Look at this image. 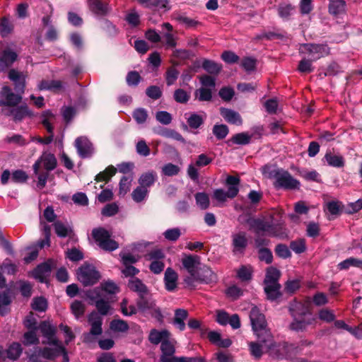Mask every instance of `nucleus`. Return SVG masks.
<instances>
[{"mask_svg": "<svg viewBox=\"0 0 362 362\" xmlns=\"http://www.w3.org/2000/svg\"><path fill=\"white\" fill-rule=\"evenodd\" d=\"M182 265L189 276L184 279L186 286L194 288L197 283L211 284L216 282L217 276L211 269L201 263V257L195 255L185 254L182 258Z\"/></svg>", "mask_w": 362, "mask_h": 362, "instance_id": "f257e3e1", "label": "nucleus"}, {"mask_svg": "<svg viewBox=\"0 0 362 362\" xmlns=\"http://www.w3.org/2000/svg\"><path fill=\"white\" fill-rule=\"evenodd\" d=\"M250 319L254 332L259 340L262 342L269 341L272 334L267 329V323L264 315L260 312L259 308L253 307L250 313Z\"/></svg>", "mask_w": 362, "mask_h": 362, "instance_id": "f03ea898", "label": "nucleus"}, {"mask_svg": "<svg viewBox=\"0 0 362 362\" xmlns=\"http://www.w3.org/2000/svg\"><path fill=\"white\" fill-rule=\"evenodd\" d=\"M271 357L275 359H290L298 352V347L287 343L274 344L272 337L269 341L264 342Z\"/></svg>", "mask_w": 362, "mask_h": 362, "instance_id": "7ed1b4c3", "label": "nucleus"}, {"mask_svg": "<svg viewBox=\"0 0 362 362\" xmlns=\"http://www.w3.org/2000/svg\"><path fill=\"white\" fill-rule=\"evenodd\" d=\"M248 224L258 235L266 234L270 236L283 237V233L279 231L280 226H274L268 221L260 218H251L247 221Z\"/></svg>", "mask_w": 362, "mask_h": 362, "instance_id": "20e7f679", "label": "nucleus"}, {"mask_svg": "<svg viewBox=\"0 0 362 362\" xmlns=\"http://www.w3.org/2000/svg\"><path fill=\"white\" fill-rule=\"evenodd\" d=\"M272 176L275 180L274 186L277 189H293L300 186V182L294 179L288 171L283 169L274 170L272 173Z\"/></svg>", "mask_w": 362, "mask_h": 362, "instance_id": "39448f33", "label": "nucleus"}, {"mask_svg": "<svg viewBox=\"0 0 362 362\" xmlns=\"http://www.w3.org/2000/svg\"><path fill=\"white\" fill-rule=\"evenodd\" d=\"M300 52L308 54L310 60L316 61L329 54V47L325 44H303L300 47Z\"/></svg>", "mask_w": 362, "mask_h": 362, "instance_id": "423d86ee", "label": "nucleus"}, {"mask_svg": "<svg viewBox=\"0 0 362 362\" xmlns=\"http://www.w3.org/2000/svg\"><path fill=\"white\" fill-rule=\"evenodd\" d=\"M92 235L99 247L105 250L113 251L119 247L118 243L110 238V233L103 228L94 229Z\"/></svg>", "mask_w": 362, "mask_h": 362, "instance_id": "0eeeda50", "label": "nucleus"}, {"mask_svg": "<svg viewBox=\"0 0 362 362\" xmlns=\"http://www.w3.org/2000/svg\"><path fill=\"white\" fill-rule=\"evenodd\" d=\"M78 279L84 286L95 284L100 279L99 272L92 265H83L77 272Z\"/></svg>", "mask_w": 362, "mask_h": 362, "instance_id": "6e6552de", "label": "nucleus"}, {"mask_svg": "<svg viewBox=\"0 0 362 362\" xmlns=\"http://www.w3.org/2000/svg\"><path fill=\"white\" fill-rule=\"evenodd\" d=\"M136 303L139 310L142 313L151 315L158 320L162 317L161 312L152 298L145 296L143 298H139Z\"/></svg>", "mask_w": 362, "mask_h": 362, "instance_id": "1a4fd4ad", "label": "nucleus"}, {"mask_svg": "<svg viewBox=\"0 0 362 362\" xmlns=\"http://www.w3.org/2000/svg\"><path fill=\"white\" fill-rule=\"evenodd\" d=\"M99 290H93L89 292V298L95 303V307L100 315H105L109 313L110 310V298L104 297L103 293H100Z\"/></svg>", "mask_w": 362, "mask_h": 362, "instance_id": "9d476101", "label": "nucleus"}, {"mask_svg": "<svg viewBox=\"0 0 362 362\" xmlns=\"http://www.w3.org/2000/svg\"><path fill=\"white\" fill-rule=\"evenodd\" d=\"M57 166V159L54 154L45 152L40 158L33 165V170L35 174H37L41 167H43L47 171L54 170Z\"/></svg>", "mask_w": 362, "mask_h": 362, "instance_id": "9b49d317", "label": "nucleus"}, {"mask_svg": "<svg viewBox=\"0 0 362 362\" xmlns=\"http://www.w3.org/2000/svg\"><path fill=\"white\" fill-rule=\"evenodd\" d=\"M22 98L20 94H15L8 86H4L0 92V105L16 106L18 105Z\"/></svg>", "mask_w": 362, "mask_h": 362, "instance_id": "f8f14e48", "label": "nucleus"}, {"mask_svg": "<svg viewBox=\"0 0 362 362\" xmlns=\"http://www.w3.org/2000/svg\"><path fill=\"white\" fill-rule=\"evenodd\" d=\"M4 115L11 116L15 121H21L27 116H31L32 113L26 105L20 107L9 106L2 110Z\"/></svg>", "mask_w": 362, "mask_h": 362, "instance_id": "ddd939ff", "label": "nucleus"}, {"mask_svg": "<svg viewBox=\"0 0 362 362\" xmlns=\"http://www.w3.org/2000/svg\"><path fill=\"white\" fill-rule=\"evenodd\" d=\"M75 147L80 157L83 158H89L93 153V145L85 136H80L76 139Z\"/></svg>", "mask_w": 362, "mask_h": 362, "instance_id": "4468645a", "label": "nucleus"}, {"mask_svg": "<svg viewBox=\"0 0 362 362\" xmlns=\"http://www.w3.org/2000/svg\"><path fill=\"white\" fill-rule=\"evenodd\" d=\"M42 124L45 127L47 131L51 134L50 136L42 138V144H49L53 139V127L52 124L54 122L56 118L55 115L50 111L47 110L44 112L41 115Z\"/></svg>", "mask_w": 362, "mask_h": 362, "instance_id": "2eb2a0df", "label": "nucleus"}, {"mask_svg": "<svg viewBox=\"0 0 362 362\" xmlns=\"http://www.w3.org/2000/svg\"><path fill=\"white\" fill-rule=\"evenodd\" d=\"M160 350L162 354L160 356V362H174L175 356H173L175 351L174 343L172 340L168 339L163 341L160 344Z\"/></svg>", "mask_w": 362, "mask_h": 362, "instance_id": "dca6fc26", "label": "nucleus"}, {"mask_svg": "<svg viewBox=\"0 0 362 362\" xmlns=\"http://www.w3.org/2000/svg\"><path fill=\"white\" fill-rule=\"evenodd\" d=\"M26 77V74L15 69H11L8 72V78L14 83L15 89L17 92L20 93V94L24 93Z\"/></svg>", "mask_w": 362, "mask_h": 362, "instance_id": "f3484780", "label": "nucleus"}, {"mask_svg": "<svg viewBox=\"0 0 362 362\" xmlns=\"http://www.w3.org/2000/svg\"><path fill=\"white\" fill-rule=\"evenodd\" d=\"M231 238L233 252L235 254L243 253L247 245L246 233L245 232L233 233Z\"/></svg>", "mask_w": 362, "mask_h": 362, "instance_id": "a211bd4d", "label": "nucleus"}, {"mask_svg": "<svg viewBox=\"0 0 362 362\" xmlns=\"http://www.w3.org/2000/svg\"><path fill=\"white\" fill-rule=\"evenodd\" d=\"M40 329L43 337L46 339L43 344H57L58 342L55 337L56 329L49 322H42L40 325Z\"/></svg>", "mask_w": 362, "mask_h": 362, "instance_id": "6ab92c4d", "label": "nucleus"}, {"mask_svg": "<svg viewBox=\"0 0 362 362\" xmlns=\"http://www.w3.org/2000/svg\"><path fill=\"white\" fill-rule=\"evenodd\" d=\"M91 329L89 334L84 337L85 341H89L90 335H100L102 333V319L96 313H92L88 317Z\"/></svg>", "mask_w": 362, "mask_h": 362, "instance_id": "aec40b11", "label": "nucleus"}, {"mask_svg": "<svg viewBox=\"0 0 362 362\" xmlns=\"http://www.w3.org/2000/svg\"><path fill=\"white\" fill-rule=\"evenodd\" d=\"M17 59L15 52L6 49L0 53V71H6Z\"/></svg>", "mask_w": 362, "mask_h": 362, "instance_id": "412c9836", "label": "nucleus"}, {"mask_svg": "<svg viewBox=\"0 0 362 362\" xmlns=\"http://www.w3.org/2000/svg\"><path fill=\"white\" fill-rule=\"evenodd\" d=\"M52 267L49 262L42 263L37 267L33 272V276L40 282H45L49 276Z\"/></svg>", "mask_w": 362, "mask_h": 362, "instance_id": "4be33fe9", "label": "nucleus"}, {"mask_svg": "<svg viewBox=\"0 0 362 362\" xmlns=\"http://www.w3.org/2000/svg\"><path fill=\"white\" fill-rule=\"evenodd\" d=\"M289 310L293 317H310L308 305L300 302L293 303Z\"/></svg>", "mask_w": 362, "mask_h": 362, "instance_id": "5701e85b", "label": "nucleus"}, {"mask_svg": "<svg viewBox=\"0 0 362 362\" xmlns=\"http://www.w3.org/2000/svg\"><path fill=\"white\" fill-rule=\"evenodd\" d=\"M240 180L238 177L228 175L226 180V185L228 187L227 192L230 199L235 197L239 192V185Z\"/></svg>", "mask_w": 362, "mask_h": 362, "instance_id": "b1692460", "label": "nucleus"}, {"mask_svg": "<svg viewBox=\"0 0 362 362\" xmlns=\"http://www.w3.org/2000/svg\"><path fill=\"white\" fill-rule=\"evenodd\" d=\"M328 165L334 168H342L344 165V158L340 154L334 153L330 151H327L324 158Z\"/></svg>", "mask_w": 362, "mask_h": 362, "instance_id": "393cba45", "label": "nucleus"}, {"mask_svg": "<svg viewBox=\"0 0 362 362\" xmlns=\"http://www.w3.org/2000/svg\"><path fill=\"white\" fill-rule=\"evenodd\" d=\"M220 112L221 116L224 118V119L230 124L235 125L242 124V118L240 114L234 110L227 109V108H221Z\"/></svg>", "mask_w": 362, "mask_h": 362, "instance_id": "a878e982", "label": "nucleus"}, {"mask_svg": "<svg viewBox=\"0 0 362 362\" xmlns=\"http://www.w3.org/2000/svg\"><path fill=\"white\" fill-rule=\"evenodd\" d=\"M177 274L172 268H167L165 272L164 281L165 288L168 291H173L177 286Z\"/></svg>", "mask_w": 362, "mask_h": 362, "instance_id": "bb28decb", "label": "nucleus"}, {"mask_svg": "<svg viewBox=\"0 0 362 362\" xmlns=\"http://www.w3.org/2000/svg\"><path fill=\"white\" fill-rule=\"evenodd\" d=\"M293 318V320L290 325V328L295 331H303L314 320L311 317H296Z\"/></svg>", "mask_w": 362, "mask_h": 362, "instance_id": "cd10ccee", "label": "nucleus"}, {"mask_svg": "<svg viewBox=\"0 0 362 362\" xmlns=\"http://www.w3.org/2000/svg\"><path fill=\"white\" fill-rule=\"evenodd\" d=\"M55 348H44V349H38V352L41 353V356L44 358L52 360L57 356H59L61 353L64 352L63 347L59 344L57 342V344H54Z\"/></svg>", "mask_w": 362, "mask_h": 362, "instance_id": "c85d7f7f", "label": "nucleus"}, {"mask_svg": "<svg viewBox=\"0 0 362 362\" xmlns=\"http://www.w3.org/2000/svg\"><path fill=\"white\" fill-rule=\"evenodd\" d=\"M128 286L132 291L136 292L139 298H143L147 295L148 289L146 286L137 278L131 279L129 281Z\"/></svg>", "mask_w": 362, "mask_h": 362, "instance_id": "c756f323", "label": "nucleus"}, {"mask_svg": "<svg viewBox=\"0 0 362 362\" xmlns=\"http://www.w3.org/2000/svg\"><path fill=\"white\" fill-rule=\"evenodd\" d=\"M94 290H99L100 293H103L104 297L112 299V295L118 292V287L114 282L108 281L101 284L100 287Z\"/></svg>", "mask_w": 362, "mask_h": 362, "instance_id": "7c9ffc66", "label": "nucleus"}, {"mask_svg": "<svg viewBox=\"0 0 362 362\" xmlns=\"http://www.w3.org/2000/svg\"><path fill=\"white\" fill-rule=\"evenodd\" d=\"M170 338V332L165 329L157 330L153 329L151 331L148 339L153 344H162L163 341Z\"/></svg>", "mask_w": 362, "mask_h": 362, "instance_id": "2f4dec72", "label": "nucleus"}, {"mask_svg": "<svg viewBox=\"0 0 362 362\" xmlns=\"http://www.w3.org/2000/svg\"><path fill=\"white\" fill-rule=\"evenodd\" d=\"M188 313L185 309H177L175 312L173 325L180 331L185 329V320L187 318Z\"/></svg>", "mask_w": 362, "mask_h": 362, "instance_id": "473e14b6", "label": "nucleus"}, {"mask_svg": "<svg viewBox=\"0 0 362 362\" xmlns=\"http://www.w3.org/2000/svg\"><path fill=\"white\" fill-rule=\"evenodd\" d=\"M40 230L44 236V239L37 243V247L41 249L45 246H49L50 245L51 227L41 221Z\"/></svg>", "mask_w": 362, "mask_h": 362, "instance_id": "72a5a7b5", "label": "nucleus"}, {"mask_svg": "<svg viewBox=\"0 0 362 362\" xmlns=\"http://www.w3.org/2000/svg\"><path fill=\"white\" fill-rule=\"evenodd\" d=\"M88 4L90 9L95 14L104 16L108 12V7L100 0H89Z\"/></svg>", "mask_w": 362, "mask_h": 362, "instance_id": "f704fd0d", "label": "nucleus"}, {"mask_svg": "<svg viewBox=\"0 0 362 362\" xmlns=\"http://www.w3.org/2000/svg\"><path fill=\"white\" fill-rule=\"evenodd\" d=\"M162 27L167 30V32L163 35V37L165 40V45L168 47H175L177 45L176 38L172 33L173 26L169 23H164Z\"/></svg>", "mask_w": 362, "mask_h": 362, "instance_id": "c9c22d12", "label": "nucleus"}, {"mask_svg": "<svg viewBox=\"0 0 362 362\" xmlns=\"http://www.w3.org/2000/svg\"><path fill=\"white\" fill-rule=\"evenodd\" d=\"M280 272L277 269L274 267L268 268L264 279L265 286L279 284L278 282Z\"/></svg>", "mask_w": 362, "mask_h": 362, "instance_id": "e433bc0d", "label": "nucleus"}, {"mask_svg": "<svg viewBox=\"0 0 362 362\" xmlns=\"http://www.w3.org/2000/svg\"><path fill=\"white\" fill-rule=\"evenodd\" d=\"M62 83L58 80L42 81L38 84V89L40 90H48L57 91L62 89Z\"/></svg>", "mask_w": 362, "mask_h": 362, "instance_id": "4c0bfd02", "label": "nucleus"}, {"mask_svg": "<svg viewBox=\"0 0 362 362\" xmlns=\"http://www.w3.org/2000/svg\"><path fill=\"white\" fill-rule=\"evenodd\" d=\"M346 4L343 0H329V11L333 15H338L345 11Z\"/></svg>", "mask_w": 362, "mask_h": 362, "instance_id": "58836bf2", "label": "nucleus"}, {"mask_svg": "<svg viewBox=\"0 0 362 362\" xmlns=\"http://www.w3.org/2000/svg\"><path fill=\"white\" fill-rule=\"evenodd\" d=\"M133 176L132 175L123 176L119 182V195L124 196L131 188Z\"/></svg>", "mask_w": 362, "mask_h": 362, "instance_id": "ea45409f", "label": "nucleus"}, {"mask_svg": "<svg viewBox=\"0 0 362 362\" xmlns=\"http://www.w3.org/2000/svg\"><path fill=\"white\" fill-rule=\"evenodd\" d=\"M280 288V284L265 286L264 291L267 294V298L271 301H274L279 298L281 295Z\"/></svg>", "mask_w": 362, "mask_h": 362, "instance_id": "a19ab883", "label": "nucleus"}, {"mask_svg": "<svg viewBox=\"0 0 362 362\" xmlns=\"http://www.w3.org/2000/svg\"><path fill=\"white\" fill-rule=\"evenodd\" d=\"M196 204L202 210H206L210 205L209 195L205 192H197L194 195Z\"/></svg>", "mask_w": 362, "mask_h": 362, "instance_id": "79ce46f5", "label": "nucleus"}, {"mask_svg": "<svg viewBox=\"0 0 362 362\" xmlns=\"http://www.w3.org/2000/svg\"><path fill=\"white\" fill-rule=\"evenodd\" d=\"M54 229L57 235L62 238H64L69 235L72 232L71 226L62 221L55 222Z\"/></svg>", "mask_w": 362, "mask_h": 362, "instance_id": "37998d69", "label": "nucleus"}, {"mask_svg": "<svg viewBox=\"0 0 362 362\" xmlns=\"http://www.w3.org/2000/svg\"><path fill=\"white\" fill-rule=\"evenodd\" d=\"M203 69L211 74H218L221 70V65L209 59H204L202 62Z\"/></svg>", "mask_w": 362, "mask_h": 362, "instance_id": "c03bdc74", "label": "nucleus"}, {"mask_svg": "<svg viewBox=\"0 0 362 362\" xmlns=\"http://www.w3.org/2000/svg\"><path fill=\"white\" fill-rule=\"evenodd\" d=\"M11 302V298L7 293H0V315H4L8 313Z\"/></svg>", "mask_w": 362, "mask_h": 362, "instance_id": "a18cd8bd", "label": "nucleus"}, {"mask_svg": "<svg viewBox=\"0 0 362 362\" xmlns=\"http://www.w3.org/2000/svg\"><path fill=\"white\" fill-rule=\"evenodd\" d=\"M351 267L362 268V260L354 257H350L341 262L338 264V267L341 270L347 269Z\"/></svg>", "mask_w": 362, "mask_h": 362, "instance_id": "49530a36", "label": "nucleus"}, {"mask_svg": "<svg viewBox=\"0 0 362 362\" xmlns=\"http://www.w3.org/2000/svg\"><path fill=\"white\" fill-rule=\"evenodd\" d=\"M156 178V174L155 173H147L140 177L139 182L140 186L147 189V187L151 186L154 183Z\"/></svg>", "mask_w": 362, "mask_h": 362, "instance_id": "de8ad7c7", "label": "nucleus"}, {"mask_svg": "<svg viewBox=\"0 0 362 362\" xmlns=\"http://www.w3.org/2000/svg\"><path fill=\"white\" fill-rule=\"evenodd\" d=\"M21 353V345L19 343H13L7 350V356L10 359L16 360Z\"/></svg>", "mask_w": 362, "mask_h": 362, "instance_id": "09e8293b", "label": "nucleus"}, {"mask_svg": "<svg viewBox=\"0 0 362 362\" xmlns=\"http://www.w3.org/2000/svg\"><path fill=\"white\" fill-rule=\"evenodd\" d=\"M173 98L177 103H187L190 99V93L178 88L175 90Z\"/></svg>", "mask_w": 362, "mask_h": 362, "instance_id": "8fccbe9b", "label": "nucleus"}, {"mask_svg": "<svg viewBox=\"0 0 362 362\" xmlns=\"http://www.w3.org/2000/svg\"><path fill=\"white\" fill-rule=\"evenodd\" d=\"M116 171L117 169L114 166L110 165L96 175V180L98 181H108L116 173Z\"/></svg>", "mask_w": 362, "mask_h": 362, "instance_id": "3c124183", "label": "nucleus"}, {"mask_svg": "<svg viewBox=\"0 0 362 362\" xmlns=\"http://www.w3.org/2000/svg\"><path fill=\"white\" fill-rule=\"evenodd\" d=\"M195 96L199 101H209L212 98V90L202 87L196 90Z\"/></svg>", "mask_w": 362, "mask_h": 362, "instance_id": "603ef678", "label": "nucleus"}, {"mask_svg": "<svg viewBox=\"0 0 362 362\" xmlns=\"http://www.w3.org/2000/svg\"><path fill=\"white\" fill-rule=\"evenodd\" d=\"M141 4L146 7L167 8L168 0H137Z\"/></svg>", "mask_w": 362, "mask_h": 362, "instance_id": "864d4df0", "label": "nucleus"}, {"mask_svg": "<svg viewBox=\"0 0 362 362\" xmlns=\"http://www.w3.org/2000/svg\"><path fill=\"white\" fill-rule=\"evenodd\" d=\"M148 194V189L141 186L137 187L132 194V199L136 202H142Z\"/></svg>", "mask_w": 362, "mask_h": 362, "instance_id": "5fc2aeb1", "label": "nucleus"}, {"mask_svg": "<svg viewBox=\"0 0 362 362\" xmlns=\"http://www.w3.org/2000/svg\"><path fill=\"white\" fill-rule=\"evenodd\" d=\"M133 118L135 119L137 124H144L146 122L148 118V112L144 108H137L132 114Z\"/></svg>", "mask_w": 362, "mask_h": 362, "instance_id": "6e6d98bb", "label": "nucleus"}, {"mask_svg": "<svg viewBox=\"0 0 362 362\" xmlns=\"http://www.w3.org/2000/svg\"><path fill=\"white\" fill-rule=\"evenodd\" d=\"M259 341L262 343V344H259L258 343L255 342H250L249 344L250 353L256 358H259L262 356L263 347L267 349V347L264 346L265 344L262 343L260 340Z\"/></svg>", "mask_w": 362, "mask_h": 362, "instance_id": "4d7b16f0", "label": "nucleus"}, {"mask_svg": "<svg viewBox=\"0 0 362 362\" xmlns=\"http://www.w3.org/2000/svg\"><path fill=\"white\" fill-rule=\"evenodd\" d=\"M47 307V303L45 298L37 297L35 298L32 303V308L33 310L43 312L45 311Z\"/></svg>", "mask_w": 362, "mask_h": 362, "instance_id": "13d9d810", "label": "nucleus"}, {"mask_svg": "<svg viewBox=\"0 0 362 362\" xmlns=\"http://www.w3.org/2000/svg\"><path fill=\"white\" fill-rule=\"evenodd\" d=\"M13 30V25L6 17L1 18L0 21V33L2 37L7 36Z\"/></svg>", "mask_w": 362, "mask_h": 362, "instance_id": "bf43d9fd", "label": "nucleus"}, {"mask_svg": "<svg viewBox=\"0 0 362 362\" xmlns=\"http://www.w3.org/2000/svg\"><path fill=\"white\" fill-rule=\"evenodd\" d=\"M199 81L204 88H210L213 90L216 86L215 78L209 75H202L199 76Z\"/></svg>", "mask_w": 362, "mask_h": 362, "instance_id": "052dcab7", "label": "nucleus"}, {"mask_svg": "<svg viewBox=\"0 0 362 362\" xmlns=\"http://www.w3.org/2000/svg\"><path fill=\"white\" fill-rule=\"evenodd\" d=\"M213 133L217 139H223L228 134V128L225 124H216L213 128Z\"/></svg>", "mask_w": 362, "mask_h": 362, "instance_id": "680f3d73", "label": "nucleus"}, {"mask_svg": "<svg viewBox=\"0 0 362 362\" xmlns=\"http://www.w3.org/2000/svg\"><path fill=\"white\" fill-rule=\"evenodd\" d=\"M203 117L196 113L192 114L187 119V123L191 128L197 129L203 123Z\"/></svg>", "mask_w": 362, "mask_h": 362, "instance_id": "e2e57ef3", "label": "nucleus"}, {"mask_svg": "<svg viewBox=\"0 0 362 362\" xmlns=\"http://www.w3.org/2000/svg\"><path fill=\"white\" fill-rule=\"evenodd\" d=\"M39 342V339L37 337L35 331L31 330L24 334L23 344L26 346L37 344Z\"/></svg>", "mask_w": 362, "mask_h": 362, "instance_id": "0e129e2a", "label": "nucleus"}, {"mask_svg": "<svg viewBox=\"0 0 362 362\" xmlns=\"http://www.w3.org/2000/svg\"><path fill=\"white\" fill-rule=\"evenodd\" d=\"M252 269L250 266H242L238 271V276L242 281H248L252 277Z\"/></svg>", "mask_w": 362, "mask_h": 362, "instance_id": "69168bd1", "label": "nucleus"}, {"mask_svg": "<svg viewBox=\"0 0 362 362\" xmlns=\"http://www.w3.org/2000/svg\"><path fill=\"white\" fill-rule=\"evenodd\" d=\"M110 328L116 332H125L128 329L129 326L127 323L122 320H114L110 323Z\"/></svg>", "mask_w": 362, "mask_h": 362, "instance_id": "338daca9", "label": "nucleus"}, {"mask_svg": "<svg viewBox=\"0 0 362 362\" xmlns=\"http://www.w3.org/2000/svg\"><path fill=\"white\" fill-rule=\"evenodd\" d=\"M180 168L173 163H168L162 168V173L166 176H174L179 173Z\"/></svg>", "mask_w": 362, "mask_h": 362, "instance_id": "774afa93", "label": "nucleus"}]
</instances>
